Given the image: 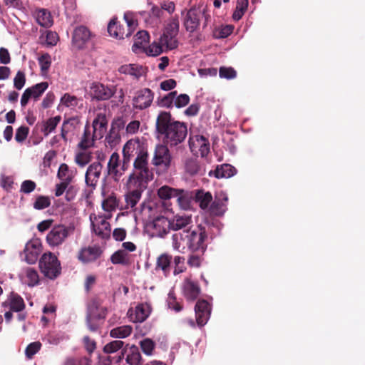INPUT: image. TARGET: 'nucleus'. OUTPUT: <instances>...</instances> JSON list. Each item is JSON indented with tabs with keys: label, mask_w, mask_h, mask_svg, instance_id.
<instances>
[{
	"label": "nucleus",
	"mask_w": 365,
	"mask_h": 365,
	"mask_svg": "<svg viewBox=\"0 0 365 365\" xmlns=\"http://www.w3.org/2000/svg\"><path fill=\"white\" fill-rule=\"evenodd\" d=\"M152 308L150 304L141 303L136 306L135 307V319L136 322H143L146 320V319L150 314Z\"/></svg>",
	"instance_id": "nucleus-34"
},
{
	"label": "nucleus",
	"mask_w": 365,
	"mask_h": 365,
	"mask_svg": "<svg viewBox=\"0 0 365 365\" xmlns=\"http://www.w3.org/2000/svg\"><path fill=\"white\" fill-rule=\"evenodd\" d=\"M110 262L113 264H121L123 266H128L131 264L130 255L123 250L115 251L110 256Z\"/></svg>",
	"instance_id": "nucleus-32"
},
{
	"label": "nucleus",
	"mask_w": 365,
	"mask_h": 365,
	"mask_svg": "<svg viewBox=\"0 0 365 365\" xmlns=\"http://www.w3.org/2000/svg\"><path fill=\"white\" fill-rule=\"evenodd\" d=\"M167 304L168 308L174 310L175 312H179L182 310L183 306L181 302L178 301L175 294L172 292L168 294Z\"/></svg>",
	"instance_id": "nucleus-49"
},
{
	"label": "nucleus",
	"mask_w": 365,
	"mask_h": 365,
	"mask_svg": "<svg viewBox=\"0 0 365 365\" xmlns=\"http://www.w3.org/2000/svg\"><path fill=\"white\" fill-rule=\"evenodd\" d=\"M248 0H237L235 10L232 14V19L235 21H239L242 19L247 9Z\"/></svg>",
	"instance_id": "nucleus-46"
},
{
	"label": "nucleus",
	"mask_w": 365,
	"mask_h": 365,
	"mask_svg": "<svg viewBox=\"0 0 365 365\" xmlns=\"http://www.w3.org/2000/svg\"><path fill=\"white\" fill-rule=\"evenodd\" d=\"M91 160V153L80 152L76 155L75 162L80 167L86 166Z\"/></svg>",
	"instance_id": "nucleus-57"
},
{
	"label": "nucleus",
	"mask_w": 365,
	"mask_h": 365,
	"mask_svg": "<svg viewBox=\"0 0 365 365\" xmlns=\"http://www.w3.org/2000/svg\"><path fill=\"white\" fill-rule=\"evenodd\" d=\"M57 176L61 181L71 183L74 175L73 172L69 169L68 165L63 163L58 168Z\"/></svg>",
	"instance_id": "nucleus-44"
},
{
	"label": "nucleus",
	"mask_w": 365,
	"mask_h": 365,
	"mask_svg": "<svg viewBox=\"0 0 365 365\" xmlns=\"http://www.w3.org/2000/svg\"><path fill=\"white\" fill-rule=\"evenodd\" d=\"M179 32V21L177 17L172 18L166 25L163 35L160 36V42L168 50H173L178 47V41L177 36Z\"/></svg>",
	"instance_id": "nucleus-8"
},
{
	"label": "nucleus",
	"mask_w": 365,
	"mask_h": 365,
	"mask_svg": "<svg viewBox=\"0 0 365 365\" xmlns=\"http://www.w3.org/2000/svg\"><path fill=\"white\" fill-rule=\"evenodd\" d=\"M51 205V199L48 196L38 195L34 202V208L38 210H43Z\"/></svg>",
	"instance_id": "nucleus-54"
},
{
	"label": "nucleus",
	"mask_w": 365,
	"mask_h": 365,
	"mask_svg": "<svg viewBox=\"0 0 365 365\" xmlns=\"http://www.w3.org/2000/svg\"><path fill=\"white\" fill-rule=\"evenodd\" d=\"M207 142V139L203 135H197L195 136H190L189 138V145L191 150L197 148L199 146L202 145Z\"/></svg>",
	"instance_id": "nucleus-58"
},
{
	"label": "nucleus",
	"mask_w": 365,
	"mask_h": 365,
	"mask_svg": "<svg viewBox=\"0 0 365 365\" xmlns=\"http://www.w3.org/2000/svg\"><path fill=\"white\" fill-rule=\"evenodd\" d=\"M175 197L177 198V202L181 209L187 210L190 208L192 195L187 190L178 189V194Z\"/></svg>",
	"instance_id": "nucleus-33"
},
{
	"label": "nucleus",
	"mask_w": 365,
	"mask_h": 365,
	"mask_svg": "<svg viewBox=\"0 0 365 365\" xmlns=\"http://www.w3.org/2000/svg\"><path fill=\"white\" fill-rule=\"evenodd\" d=\"M124 19L126 23V30L123 25L118 21L116 17H113L108 25V32L110 36L116 38L123 39L125 37L131 36L133 32L138 26V22L132 13L126 12L124 14Z\"/></svg>",
	"instance_id": "nucleus-4"
},
{
	"label": "nucleus",
	"mask_w": 365,
	"mask_h": 365,
	"mask_svg": "<svg viewBox=\"0 0 365 365\" xmlns=\"http://www.w3.org/2000/svg\"><path fill=\"white\" fill-rule=\"evenodd\" d=\"M4 307H9L13 312H21L25 308L24 299L19 295H12L11 297L2 304Z\"/></svg>",
	"instance_id": "nucleus-35"
},
{
	"label": "nucleus",
	"mask_w": 365,
	"mask_h": 365,
	"mask_svg": "<svg viewBox=\"0 0 365 365\" xmlns=\"http://www.w3.org/2000/svg\"><path fill=\"white\" fill-rule=\"evenodd\" d=\"M140 143L138 140H129L126 142L123 148V167L130 166V163L133 156L138 155L140 148Z\"/></svg>",
	"instance_id": "nucleus-24"
},
{
	"label": "nucleus",
	"mask_w": 365,
	"mask_h": 365,
	"mask_svg": "<svg viewBox=\"0 0 365 365\" xmlns=\"http://www.w3.org/2000/svg\"><path fill=\"white\" fill-rule=\"evenodd\" d=\"M172 255L168 253L160 255L156 259L155 270H161L165 277H168L170 273Z\"/></svg>",
	"instance_id": "nucleus-30"
},
{
	"label": "nucleus",
	"mask_w": 365,
	"mask_h": 365,
	"mask_svg": "<svg viewBox=\"0 0 365 365\" xmlns=\"http://www.w3.org/2000/svg\"><path fill=\"white\" fill-rule=\"evenodd\" d=\"M182 15L183 16V26L189 33L198 31L202 19H204L203 27H206L208 19L210 18V15L205 14L204 9L195 6L182 11Z\"/></svg>",
	"instance_id": "nucleus-5"
},
{
	"label": "nucleus",
	"mask_w": 365,
	"mask_h": 365,
	"mask_svg": "<svg viewBox=\"0 0 365 365\" xmlns=\"http://www.w3.org/2000/svg\"><path fill=\"white\" fill-rule=\"evenodd\" d=\"M25 83L26 75L24 72L22 71H19L14 78V86L16 89L21 90L24 86Z\"/></svg>",
	"instance_id": "nucleus-62"
},
{
	"label": "nucleus",
	"mask_w": 365,
	"mask_h": 365,
	"mask_svg": "<svg viewBox=\"0 0 365 365\" xmlns=\"http://www.w3.org/2000/svg\"><path fill=\"white\" fill-rule=\"evenodd\" d=\"M48 87V83L47 82H41L31 87L27 88L23 93L21 98V107L24 108L28 104L29 99L31 98L35 101L38 100Z\"/></svg>",
	"instance_id": "nucleus-18"
},
{
	"label": "nucleus",
	"mask_w": 365,
	"mask_h": 365,
	"mask_svg": "<svg viewBox=\"0 0 365 365\" xmlns=\"http://www.w3.org/2000/svg\"><path fill=\"white\" fill-rule=\"evenodd\" d=\"M106 314L107 309L101 307L98 299H93L88 302L86 316L96 317L98 319H104Z\"/></svg>",
	"instance_id": "nucleus-25"
},
{
	"label": "nucleus",
	"mask_w": 365,
	"mask_h": 365,
	"mask_svg": "<svg viewBox=\"0 0 365 365\" xmlns=\"http://www.w3.org/2000/svg\"><path fill=\"white\" fill-rule=\"evenodd\" d=\"M168 145L158 144L155 146L152 164L168 170L171 165L172 157Z\"/></svg>",
	"instance_id": "nucleus-11"
},
{
	"label": "nucleus",
	"mask_w": 365,
	"mask_h": 365,
	"mask_svg": "<svg viewBox=\"0 0 365 365\" xmlns=\"http://www.w3.org/2000/svg\"><path fill=\"white\" fill-rule=\"evenodd\" d=\"M226 210V205L224 202L215 200L210 205V212L216 216L222 215Z\"/></svg>",
	"instance_id": "nucleus-55"
},
{
	"label": "nucleus",
	"mask_w": 365,
	"mask_h": 365,
	"mask_svg": "<svg viewBox=\"0 0 365 365\" xmlns=\"http://www.w3.org/2000/svg\"><path fill=\"white\" fill-rule=\"evenodd\" d=\"M170 222L171 230L177 232H186L188 230L192 229L193 227L191 215L177 214L170 220Z\"/></svg>",
	"instance_id": "nucleus-16"
},
{
	"label": "nucleus",
	"mask_w": 365,
	"mask_h": 365,
	"mask_svg": "<svg viewBox=\"0 0 365 365\" xmlns=\"http://www.w3.org/2000/svg\"><path fill=\"white\" fill-rule=\"evenodd\" d=\"M93 232L102 239H108L110 236V225L102 216L95 217V220L91 222Z\"/></svg>",
	"instance_id": "nucleus-23"
},
{
	"label": "nucleus",
	"mask_w": 365,
	"mask_h": 365,
	"mask_svg": "<svg viewBox=\"0 0 365 365\" xmlns=\"http://www.w3.org/2000/svg\"><path fill=\"white\" fill-rule=\"evenodd\" d=\"M38 61L41 68V74L46 75L51 65V56L47 53H43L38 58Z\"/></svg>",
	"instance_id": "nucleus-50"
},
{
	"label": "nucleus",
	"mask_w": 365,
	"mask_h": 365,
	"mask_svg": "<svg viewBox=\"0 0 365 365\" xmlns=\"http://www.w3.org/2000/svg\"><path fill=\"white\" fill-rule=\"evenodd\" d=\"M140 346L145 354L150 356L155 348V343L151 339L145 338L140 341Z\"/></svg>",
	"instance_id": "nucleus-52"
},
{
	"label": "nucleus",
	"mask_w": 365,
	"mask_h": 365,
	"mask_svg": "<svg viewBox=\"0 0 365 365\" xmlns=\"http://www.w3.org/2000/svg\"><path fill=\"white\" fill-rule=\"evenodd\" d=\"M128 187L129 191L125 195L126 202L125 208H133L141 198L142 192L145 188L143 183H130L128 181Z\"/></svg>",
	"instance_id": "nucleus-17"
},
{
	"label": "nucleus",
	"mask_w": 365,
	"mask_h": 365,
	"mask_svg": "<svg viewBox=\"0 0 365 365\" xmlns=\"http://www.w3.org/2000/svg\"><path fill=\"white\" fill-rule=\"evenodd\" d=\"M178 92L176 91H171L163 97H158L157 99V105L162 108H171L174 106V101Z\"/></svg>",
	"instance_id": "nucleus-41"
},
{
	"label": "nucleus",
	"mask_w": 365,
	"mask_h": 365,
	"mask_svg": "<svg viewBox=\"0 0 365 365\" xmlns=\"http://www.w3.org/2000/svg\"><path fill=\"white\" fill-rule=\"evenodd\" d=\"M125 344H126L121 340H113L103 346V351L106 354H115L118 351H120V352H123V349H125Z\"/></svg>",
	"instance_id": "nucleus-39"
},
{
	"label": "nucleus",
	"mask_w": 365,
	"mask_h": 365,
	"mask_svg": "<svg viewBox=\"0 0 365 365\" xmlns=\"http://www.w3.org/2000/svg\"><path fill=\"white\" fill-rule=\"evenodd\" d=\"M183 294L187 300L195 301L200 294L197 282L186 279L183 284Z\"/></svg>",
	"instance_id": "nucleus-27"
},
{
	"label": "nucleus",
	"mask_w": 365,
	"mask_h": 365,
	"mask_svg": "<svg viewBox=\"0 0 365 365\" xmlns=\"http://www.w3.org/2000/svg\"><path fill=\"white\" fill-rule=\"evenodd\" d=\"M233 26L230 25H226L225 26H222L219 29H217L214 32V36L215 38H224L230 36L233 31Z\"/></svg>",
	"instance_id": "nucleus-60"
},
{
	"label": "nucleus",
	"mask_w": 365,
	"mask_h": 365,
	"mask_svg": "<svg viewBox=\"0 0 365 365\" xmlns=\"http://www.w3.org/2000/svg\"><path fill=\"white\" fill-rule=\"evenodd\" d=\"M108 120L106 114L100 113L93 121L92 126L94 132V136L101 139L107 129Z\"/></svg>",
	"instance_id": "nucleus-26"
},
{
	"label": "nucleus",
	"mask_w": 365,
	"mask_h": 365,
	"mask_svg": "<svg viewBox=\"0 0 365 365\" xmlns=\"http://www.w3.org/2000/svg\"><path fill=\"white\" fill-rule=\"evenodd\" d=\"M118 200L114 195L108 196L102 203L103 209L106 212L113 211L118 206Z\"/></svg>",
	"instance_id": "nucleus-53"
},
{
	"label": "nucleus",
	"mask_w": 365,
	"mask_h": 365,
	"mask_svg": "<svg viewBox=\"0 0 365 365\" xmlns=\"http://www.w3.org/2000/svg\"><path fill=\"white\" fill-rule=\"evenodd\" d=\"M219 76L222 78L233 79L236 77L237 72L232 67L222 66L219 70Z\"/></svg>",
	"instance_id": "nucleus-59"
},
{
	"label": "nucleus",
	"mask_w": 365,
	"mask_h": 365,
	"mask_svg": "<svg viewBox=\"0 0 365 365\" xmlns=\"http://www.w3.org/2000/svg\"><path fill=\"white\" fill-rule=\"evenodd\" d=\"M90 356L69 357L64 362V365H91Z\"/></svg>",
	"instance_id": "nucleus-51"
},
{
	"label": "nucleus",
	"mask_w": 365,
	"mask_h": 365,
	"mask_svg": "<svg viewBox=\"0 0 365 365\" xmlns=\"http://www.w3.org/2000/svg\"><path fill=\"white\" fill-rule=\"evenodd\" d=\"M97 139V137L94 136V132L93 131V133H91V128L89 125L86 123L84 128L83 134L78 146L81 150L88 149L94 145L95 141Z\"/></svg>",
	"instance_id": "nucleus-31"
},
{
	"label": "nucleus",
	"mask_w": 365,
	"mask_h": 365,
	"mask_svg": "<svg viewBox=\"0 0 365 365\" xmlns=\"http://www.w3.org/2000/svg\"><path fill=\"white\" fill-rule=\"evenodd\" d=\"M178 189L171 187L168 185H163L158 189L157 195L160 199L168 200L175 197L178 194Z\"/></svg>",
	"instance_id": "nucleus-42"
},
{
	"label": "nucleus",
	"mask_w": 365,
	"mask_h": 365,
	"mask_svg": "<svg viewBox=\"0 0 365 365\" xmlns=\"http://www.w3.org/2000/svg\"><path fill=\"white\" fill-rule=\"evenodd\" d=\"M83 343L86 351L91 356L96 349V341L91 339L88 336H85L83 338Z\"/></svg>",
	"instance_id": "nucleus-63"
},
{
	"label": "nucleus",
	"mask_w": 365,
	"mask_h": 365,
	"mask_svg": "<svg viewBox=\"0 0 365 365\" xmlns=\"http://www.w3.org/2000/svg\"><path fill=\"white\" fill-rule=\"evenodd\" d=\"M207 235L205 227L199 225L186 232H175L172 236L173 247L178 251L184 252L187 249L191 252L204 255L207 250L206 240Z\"/></svg>",
	"instance_id": "nucleus-2"
},
{
	"label": "nucleus",
	"mask_w": 365,
	"mask_h": 365,
	"mask_svg": "<svg viewBox=\"0 0 365 365\" xmlns=\"http://www.w3.org/2000/svg\"><path fill=\"white\" fill-rule=\"evenodd\" d=\"M123 160L120 158V155L117 152H113L107 163L105 179L110 177L113 181L118 182L130 167H123Z\"/></svg>",
	"instance_id": "nucleus-9"
},
{
	"label": "nucleus",
	"mask_w": 365,
	"mask_h": 365,
	"mask_svg": "<svg viewBox=\"0 0 365 365\" xmlns=\"http://www.w3.org/2000/svg\"><path fill=\"white\" fill-rule=\"evenodd\" d=\"M26 277L27 278L26 284L29 287H34L39 282V276L38 272L31 267H27L24 269Z\"/></svg>",
	"instance_id": "nucleus-47"
},
{
	"label": "nucleus",
	"mask_w": 365,
	"mask_h": 365,
	"mask_svg": "<svg viewBox=\"0 0 365 365\" xmlns=\"http://www.w3.org/2000/svg\"><path fill=\"white\" fill-rule=\"evenodd\" d=\"M196 324L198 327L205 325L211 314V305L205 299H199L195 306Z\"/></svg>",
	"instance_id": "nucleus-19"
},
{
	"label": "nucleus",
	"mask_w": 365,
	"mask_h": 365,
	"mask_svg": "<svg viewBox=\"0 0 365 365\" xmlns=\"http://www.w3.org/2000/svg\"><path fill=\"white\" fill-rule=\"evenodd\" d=\"M41 348V343L40 341H34L29 344L25 349V355L27 359H32L33 356L39 351Z\"/></svg>",
	"instance_id": "nucleus-56"
},
{
	"label": "nucleus",
	"mask_w": 365,
	"mask_h": 365,
	"mask_svg": "<svg viewBox=\"0 0 365 365\" xmlns=\"http://www.w3.org/2000/svg\"><path fill=\"white\" fill-rule=\"evenodd\" d=\"M95 35L85 26L76 27L73 33L72 42L78 49L93 46V39Z\"/></svg>",
	"instance_id": "nucleus-10"
},
{
	"label": "nucleus",
	"mask_w": 365,
	"mask_h": 365,
	"mask_svg": "<svg viewBox=\"0 0 365 365\" xmlns=\"http://www.w3.org/2000/svg\"><path fill=\"white\" fill-rule=\"evenodd\" d=\"M195 200L199 203L200 208L205 210L208 207L212 196L210 192H204L202 190H198L195 195Z\"/></svg>",
	"instance_id": "nucleus-43"
},
{
	"label": "nucleus",
	"mask_w": 365,
	"mask_h": 365,
	"mask_svg": "<svg viewBox=\"0 0 365 365\" xmlns=\"http://www.w3.org/2000/svg\"><path fill=\"white\" fill-rule=\"evenodd\" d=\"M61 103L66 107H75L78 104V101L76 96L65 93L61 98Z\"/></svg>",
	"instance_id": "nucleus-64"
},
{
	"label": "nucleus",
	"mask_w": 365,
	"mask_h": 365,
	"mask_svg": "<svg viewBox=\"0 0 365 365\" xmlns=\"http://www.w3.org/2000/svg\"><path fill=\"white\" fill-rule=\"evenodd\" d=\"M102 169L103 165L100 162H94L88 167L85 181L88 187L96 188L101 175Z\"/></svg>",
	"instance_id": "nucleus-20"
},
{
	"label": "nucleus",
	"mask_w": 365,
	"mask_h": 365,
	"mask_svg": "<svg viewBox=\"0 0 365 365\" xmlns=\"http://www.w3.org/2000/svg\"><path fill=\"white\" fill-rule=\"evenodd\" d=\"M149 34L146 31H140L134 36L135 41L133 45V50L136 48H141L143 47V43H147L149 40Z\"/></svg>",
	"instance_id": "nucleus-45"
},
{
	"label": "nucleus",
	"mask_w": 365,
	"mask_h": 365,
	"mask_svg": "<svg viewBox=\"0 0 365 365\" xmlns=\"http://www.w3.org/2000/svg\"><path fill=\"white\" fill-rule=\"evenodd\" d=\"M36 21L40 26L45 28H48L53 24L51 15L50 12L45 9H41L38 11Z\"/></svg>",
	"instance_id": "nucleus-38"
},
{
	"label": "nucleus",
	"mask_w": 365,
	"mask_h": 365,
	"mask_svg": "<svg viewBox=\"0 0 365 365\" xmlns=\"http://www.w3.org/2000/svg\"><path fill=\"white\" fill-rule=\"evenodd\" d=\"M153 178V172L148 167V153L146 150H140L133 162V172L130 174L128 181L132 184H145Z\"/></svg>",
	"instance_id": "nucleus-3"
},
{
	"label": "nucleus",
	"mask_w": 365,
	"mask_h": 365,
	"mask_svg": "<svg viewBox=\"0 0 365 365\" xmlns=\"http://www.w3.org/2000/svg\"><path fill=\"white\" fill-rule=\"evenodd\" d=\"M74 231L73 226L57 225L47 234L46 241L51 247H57L65 242L68 236Z\"/></svg>",
	"instance_id": "nucleus-7"
},
{
	"label": "nucleus",
	"mask_w": 365,
	"mask_h": 365,
	"mask_svg": "<svg viewBox=\"0 0 365 365\" xmlns=\"http://www.w3.org/2000/svg\"><path fill=\"white\" fill-rule=\"evenodd\" d=\"M61 120V115L49 118L46 120L38 123L36 128L40 129L45 137H47L51 133L53 132Z\"/></svg>",
	"instance_id": "nucleus-28"
},
{
	"label": "nucleus",
	"mask_w": 365,
	"mask_h": 365,
	"mask_svg": "<svg viewBox=\"0 0 365 365\" xmlns=\"http://www.w3.org/2000/svg\"><path fill=\"white\" fill-rule=\"evenodd\" d=\"M237 173L235 167L230 164L217 165L214 170L209 172L210 176H215L216 178H229L234 176Z\"/></svg>",
	"instance_id": "nucleus-29"
},
{
	"label": "nucleus",
	"mask_w": 365,
	"mask_h": 365,
	"mask_svg": "<svg viewBox=\"0 0 365 365\" xmlns=\"http://www.w3.org/2000/svg\"><path fill=\"white\" fill-rule=\"evenodd\" d=\"M148 228L152 237H164L171 230L170 222L164 216H158L148 225Z\"/></svg>",
	"instance_id": "nucleus-12"
},
{
	"label": "nucleus",
	"mask_w": 365,
	"mask_h": 365,
	"mask_svg": "<svg viewBox=\"0 0 365 365\" xmlns=\"http://www.w3.org/2000/svg\"><path fill=\"white\" fill-rule=\"evenodd\" d=\"M41 252V244L37 240H30L26 244L24 254L26 262L28 264H34L37 261Z\"/></svg>",
	"instance_id": "nucleus-21"
},
{
	"label": "nucleus",
	"mask_w": 365,
	"mask_h": 365,
	"mask_svg": "<svg viewBox=\"0 0 365 365\" xmlns=\"http://www.w3.org/2000/svg\"><path fill=\"white\" fill-rule=\"evenodd\" d=\"M133 331L130 325H124L113 328L110 331V336L113 338L124 339L129 336Z\"/></svg>",
	"instance_id": "nucleus-40"
},
{
	"label": "nucleus",
	"mask_w": 365,
	"mask_h": 365,
	"mask_svg": "<svg viewBox=\"0 0 365 365\" xmlns=\"http://www.w3.org/2000/svg\"><path fill=\"white\" fill-rule=\"evenodd\" d=\"M124 358L126 363L129 365H140L143 361L139 349L134 344L130 345L126 344L125 349H123V352H120L115 359L118 361H122Z\"/></svg>",
	"instance_id": "nucleus-14"
},
{
	"label": "nucleus",
	"mask_w": 365,
	"mask_h": 365,
	"mask_svg": "<svg viewBox=\"0 0 365 365\" xmlns=\"http://www.w3.org/2000/svg\"><path fill=\"white\" fill-rule=\"evenodd\" d=\"M102 253L103 251L100 247L97 245L88 246L79 250L77 258L82 263H89L98 259Z\"/></svg>",
	"instance_id": "nucleus-22"
},
{
	"label": "nucleus",
	"mask_w": 365,
	"mask_h": 365,
	"mask_svg": "<svg viewBox=\"0 0 365 365\" xmlns=\"http://www.w3.org/2000/svg\"><path fill=\"white\" fill-rule=\"evenodd\" d=\"M202 255L200 253L192 252L187 259V264L190 267H199L201 265Z\"/></svg>",
	"instance_id": "nucleus-61"
},
{
	"label": "nucleus",
	"mask_w": 365,
	"mask_h": 365,
	"mask_svg": "<svg viewBox=\"0 0 365 365\" xmlns=\"http://www.w3.org/2000/svg\"><path fill=\"white\" fill-rule=\"evenodd\" d=\"M90 92L93 99L97 101H107L116 92L115 86L104 85L99 82H94L90 87Z\"/></svg>",
	"instance_id": "nucleus-13"
},
{
	"label": "nucleus",
	"mask_w": 365,
	"mask_h": 365,
	"mask_svg": "<svg viewBox=\"0 0 365 365\" xmlns=\"http://www.w3.org/2000/svg\"><path fill=\"white\" fill-rule=\"evenodd\" d=\"M120 141V134L113 130H110L105 138L106 146L114 148Z\"/></svg>",
	"instance_id": "nucleus-48"
},
{
	"label": "nucleus",
	"mask_w": 365,
	"mask_h": 365,
	"mask_svg": "<svg viewBox=\"0 0 365 365\" xmlns=\"http://www.w3.org/2000/svg\"><path fill=\"white\" fill-rule=\"evenodd\" d=\"M39 268L45 277L54 279L61 274V264L52 252L44 253L39 259Z\"/></svg>",
	"instance_id": "nucleus-6"
},
{
	"label": "nucleus",
	"mask_w": 365,
	"mask_h": 365,
	"mask_svg": "<svg viewBox=\"0 0 365 365\" xmlns=\"http://www.w3.org/2000/svg\"><path fill=\"white\" fill-rule=\"evenodd\" d=\"M157 132L163 135L164 143L170 147L182 143L187 135V128L185 123L172 119L169 112L161 111L156 120Z\"/></svg>",
	"instance_id": "nucleus-1"
},
{
	"label": "nucleus",
	"mask_w": 365,
	"mask_h": 365,
	"mask_svg": "<svg viewBox=\"0 0 365 365\" xmlns=\"http://www.w3.org/2000/svg\"><path fill=\"white\" fill-rule=\"evenodd\" d=\"M185 171L190 175H203L205 170L199 164L196 158H189L186 160L185 165Z\"/></svg>",
	"instance_id": "nucleus-37"
},
{
	"label": "nucleus",
	"mask_w": 365,
	"mask_h": 365,
	"mask_svg": "<svg viewBox=\"0 0 365 365\" xmlns=\"http://www.w3.org/2000/svg\"><path fill=\"white\" fill-rule=\"evenodd\" d=\"M119 71L122 73L133 76L135 78L138 79L144 74L145 69L142 66L138 64H129L122 66L120 68Z\"/></svg>",
	"instance_id": "nucleus-36"
},
{
	"label": "nucleus",
	"mask_w": 365,
	"mask_h": 365,
	"mask_svg": "<svg viewBox=\"0 0 365 365\" xmlns=\"http://www.w3.org/2000/svg\"><path fill=\"white\" fill-rule=\"evenodd\" d=\"M153 99L154 93L150 88L140 89L133 98V106L138 110L146 109L151 106Z\"/></svg>",
	"instance_id": "nucleus-15"
}]
</instances>
